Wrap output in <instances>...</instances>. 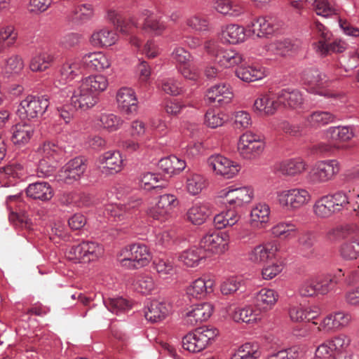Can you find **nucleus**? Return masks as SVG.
<instances>
[{
	"instance_id": "obj_1",
	"label": "nucleus",
	"mask_w": 359,
	"mask_h": 359,
	"mask_svg": "<svg viewBox=\"0 0 359 359\" xmlns=\"http://www.w3.org/2000/svg\"><path fill=\"white\" fill-rule=\"evenodd\" d=\"M36 153L39 158L37 175L39 177L51 175L55 170L62 150L55 143L47 142L38 149Z\"/></svg>"
},
{
	"instance_id": "obj_2",
	"label": "nucleus",
	"mask_w": 359,
	"mask_h": 359,
	"mask_svg": "<svg viewBox=\"0 0 359 359\" xmlns=\"http://www.w3.org/2000/svg\"><path fill=\"white\" fill-rule=\"evenodd\" d=\"M312 32L313 34L318 38V41L313 43L314 48L321 55H327L332 53H341L346 49V43L341 41L335 40L329 43L332 34L320 22H314Z\"/></svg>"
},
{
	"instance_id": "obj_3",
	"label": "nucleus",
	"mask_w": 359,
	"mask_h": 359,
	"mask_svg": "<svg viewBox=\"0 0 359 359\" xmlns=\"http://www.w3.org/2000/svg\"><path fill=\"white\" fill-rule=\"evenodd\" d=\"M121 264L128 269H139L147 266L151 259L148 248L140 243L126 247L121 253Z\"/></svg>"
},
{
	"instance_id": "obj_4",
	"label": "nucleus",
	"mask_w": 359,
	"mask_h": 359,
	"mask_svg": "<svg viewBox=\"0 0 359 359\" xmlns=\"http://www.w3.org/2000/svg\"><path fill=\"white\" fill-rule=\"evenodd\" d=\"M218 334V330L214 327H202L188 333L182 339L184 349L198 353L203 350L208 344Z\"/></svg>"
},
{
	"instance_id": "obj_5",
	"label": "nucleus",
	"mask_w": 359,
	"mask_h": 359,
	"mask_svg": "<svg viewBox=\"0 0 359 359\" xmlns=\"http://www.w3.org/2000/svg\"><path fill=\"white\" fill-rule=\"evenodd\" d=\"M103 253L104 249L101 245L85 241L72 246L66 252V257L75 263H87L97 259Z\"/></svg>"
},
{
	"instance_id": "obj_6",
	"label": "nucleus",
	"mask_w": 359,
	"mask_h": 359,
	"mask_svg": "<svg viewBox=\"0 0 359 359\" xmlns=\"http://www.w3.org/2000/svg\"><path fill=\"white\" fill-rule=\"evenodd\" d=\"M62 96L71 95V103L75 109L87 110L94 107L98 102V97L81 82L76 88L67 86L61 90Z\"/></svg>"
},
{
	"instance_id": "obj_7",
	"label": "nucleus",
	"mask_w": 359,
	"mask_h": 359,
	"mask_svg": "<svg viewBox=\"0 0 359 359\" xmlns=\"http://www.w3.org/2000/svg\"><path fill=\"white\" fill-rule=\"evenodd\" d=\"M49 106V99L46 95L36 97L28 95L21 101L18 114L22 119H34L41 116Z\"/></svg>"
},
{
	"instance_id": "obj_8",
	"label": "nucleus",
	"mask_w": 359,
	"mask_h": 359,
	"mask_svg": "<svg viewBox=\"0 0 359 359\" xmlns=\"http://www.w3.org/2000/svg\"><path fill=\"white\" fill-rule=\"evenodd\" d=\"M229 236L225 232L210 231L205 234L200 241V248L204 253L222 255L229 249Z\"/></svg>"
},
{
	"instance_id": "obj_9",
	"label": "nucleus",
	"mask_w": 359,
	"mask_h": 359,
	"mask_svg": "<svg viewBox=\"0 0 359 359\" xmlns=\"http://www.w3.org/2000/svg\"><path fill=\"white\" fill-rule=\"evenodd\" d=\"M340 171V164L334 159L317 162L309 173L313 184L325 183L332 180Z\"/></svg>"
},
{
	"instance_id": "obj_10",
	"label": "nucleus",
	"mask_w": 359,
	"mask_h": 359,
	"mask_svg": "<svg viewBox=\"0 0 359 359\" xmlns=\"http://www.w3.org/2000/svg\"><path fill=\"white\" fill-rule=\"evenodd\" d=\"M264 149V142L259 135L247 131L238 143V151L246 159H252L260 155Z\"/></svg>"
},
{
	"instance_id": "obj_11",
	"label": "nucleus",
	"mask_w": 359,
	"mask_h": 359,
	"mask_svg": "<svg viewBox=\"0 0 359 359\" xmlns=\"http://www.w3.org/2000/svg\"><path fill=\"white\" fill-rule=\"evenodd\" d=\"M277 199L280 206L293 210L307 204L311 200V195L306 189H292L278 192Z\"/></svg>"
},
{
	"instance_id": "obj_12",
	"label": "nucleus",
	"mask_w": 359,
	"mask_h": 359,
	"mask_svg": "<svg viewBox=\"0 0 359 359\" xmlns=\"http://www.w3.org/2000/svg\"><path fill=\"white\" fill-rule=\"evenodd\" d=\"M218 197L223 203L233 207H241L250 203L254 197V190L250 187H226L219 192Z\"/></svg>"
},
{
	"instance_id": "obj_13",
	"label": "nucleus",
	"mask_w": 359,
	"mask_h": 359,
	"mask_svg": "<svg viewBox=\"0 0 359 359\" xmlns=\"http://www.w3.org/2000/svg\"><path fill=\"white\" fill-rule=\"evenodd\" d=\"M302 79L305 84L310 88V91L325 97L337 98L340 95L330 90L326 89L327 79L325 74L317 69H309L304 72Z\"/></svg>"
},
{
	"instance_id": "obj_14",
	"label": "nucleus",
	"mask_w": 359,
	"mask_h": 359,
	"mask_svg": "<svg viewBox=\"0 0 359 359\" xmlns=\"http://www.w3.org/2000/svg\"><path fill=\"white\" fill-rule=\"evenodd\" d=\"M302 48V41L299 39H285L276 40L266 45L259 53L266 56L286 57L297 53Z\"/></svg>"
},
{
	"instance_id": "obj_15",
	"label": "nucleus",
	"mask_w": 359,
	"mask_h": 359,
	"mask_svg": "<svg viewBox=\"0 0 359 359\" xmlns=\"http://www.w3.org/2000/svg\"><path fill=\"white\" fill-rule=\"evenodd\" d=\"M178 205L177 197L172 194H163L159 197L155 206L147 210V215L154 219L161 222L168 220L172 210Z\"/></svg>"
},
{
	"instance_id": "obj_16",
	"label": "nucleus",
	"mask_w": 359,
	"mask_h": 359,
	"mask_svg": "<svg viewBox=\"0 0 359 359\" xmlns=\"http://www.w3.org/2000/svg\"><path fill=\"white\" fill-rule=\"evenodd\" d=\"M86 168V160L83 157L75 158L61 168L58 180L66 184H72L81 178Z\"/></svg>"
},
{
	"instance_id": "obj_17",
	"label": "nucleus",
	"mask_w": 359,
	"mask_h": 359,
	"mask_svg": "<svg viewBox=\"0 0 359 359\" xmlns=\"http://www.w3.org/2000/svg\"><path fill=\"white\" fill-rule=\"evenodd\" d=\"M208 164L217 175L226 179L233 178L240 170L238 163L221 155L211 156L208 159Z\"/></svg>"
},
{
	"instance_id": "obj_18",
	"label": "nucleus",
	"mask_w": 359,
	"mask_h": 359,
	"mask_svg": "<svg viewBox=\"0 0 359 359\" xmlns=\"http://www.w3.org/2000/svg\"><path fill=\"white\" fill-rule=\"evenodd\" d=\"M141 204V200L137 198L128 201L126 204H108L105 207L104 214L113 217L116 222L128 219L136 214L137 208Z\"/></svg>"
},
{
	"instance_id": "obj_19",
	"label": "nucleus",
	"mask_w": 359,
	"mask_h": 359,
	"mask_svg": "<svg viewBox=\"0 0 359 359\" xmlns=\"http://www.w3.org/2000/svg\"><path fill=\"white\" fill-rule=\"evenodd\" d=\"M85 69L82 58L76 57L67 60L60 67L59 79L55 80L54 85L57 87V83L65 84L72 81L83 74Z\"/></svg>"
},
{
	"instance_id": "obj_20",
	"label": "nucleus",
	"mask_w": 359,
	"mask_h": 359,
	"mask_svg": "<svg viewBox=\"0 0 359 359\" xmlns=\"http://www.w3.org/2000/svg\"><path fill=\"white\" fill-rule=\"evenodd\" d=\"M212 312L213 306L210 303L195 304L186 312L184 320L187 325L194 326L209 319Z\"/></svg>"
},
{
	"instance_id": "obj_21",
	"label": "nucleus",
	"mask_w": 359,
	"mask_h": 359,
	"mask_svg": "<svg viewBox=\"0 0 359 359\" xmlns=\"http://www.w3.org/2000/svg\"><path fill=\"white\" fill-rule=\"evenodd\" d=\"M123 158L118 151H109L100 155L97 163L101 172L106 175L120 172L123 168Z\"/></svg>"
},
{
	"instance_id": "obj_22",
	"label": "nucleus",
	"mask_w": 359,
	"mask_h": 359,
	"mask_svg": "<svg viewBox=\"0 0 359 359\" xmlns=\"http://www.w3.org/2000/svg\"><path fill=\"white\" fill-rule=\"evenodd\" d=\"M116 102L119 109L126 114H133L137 111V98L131 88H121L116 93Z\"/></svg>"
},
{
	"instance_id": "obj_23",
	"label": "nucleus",
	"mask_w": 359,
	"mask_h": 359,
	"mask_svg": "<svg viewBox=\"0 0 359 359\" xmlns=\"http://www.w3.org/2000/svg\"><path fill=\"white\" fill-rule=\"evenodd\" d=\"M279 250L277 241L268 242L259 245L252 249L248 253V259L255 264H262L275 257Z\"/></svg>"
},
{
	"instance_id": "obj_24",
	"label": "nucleus",
	"mask_w": 359,
	"mask_h": 359,
	"mask_svg": "<svg viewBox=\"0 0 359 359\" xmlns=\"http://www.w3.org/2000/svg\"><path fill=\"white\" fill-rule=\"evenodd\" d=\"M280 106L278 93L262 94L255 100L253 110L259 115L271 116L275 114Z\"/></svg>"
},
{
	"instance_id": "obj_25",
	"label": "nucleus",
	"mask_w": 359,
	"mask_h": 359,
	"mask_svg": "<svg viewBox=\"0 0 359 359\" xmlns=\"http://www.w3.org/2000/svg\"><path fill=\"white\" fill-rule=\"evenodd\" d=\"M205 96L210 103L222 105L230 102L233 95L229 85L222 83L209 88Z\"/></svg>"
},
{
	"instance_id": "obj_26",
	"label": "nucleus",
	"mask_w": 359,
	"mask_h": 359,
	"mask_svg": "<svg viewBox=\"0 0 359 359\" xmlns=\"http://www.w3.org/2000/svg\"><path fill=\"white\" fill-rule=\"evenodd\" d=\"M215 280L208 277H201L194 280L187 288L189 296L201 298L214 291Z\"/></svg>"
},
{
	"instance_id": "obj_27",
	"label": "nucleus",
	"mask_w": 359,
	"mask_h": 359,
	"mask_svg": "<svg viewBox=\"0 0 359 359\" xmlns=\"http://www.w3.org/2000/svg\"><path fill=\"white\" fill-rule=\"evenodd\" d=\"M247 27L249 32L257 37L272 34L278 29V26L271 18L266 19L263 17L255 19Z\"/></svg>"
},
{
	"instance_id": "obj_28",
	"label": "nucleus",
	"mask_w": 359,
	"mask_h": 359,
	"mask_svg": "<svg viewBox=\"0 0 359 359\" xmlns=\"http://www.w3.org/2000/svg\"><path fill=\"white\" fill-rule=\"evenodd\" d=\"M26 194L28 197L41 201H50L54 191L52 187L46 182H37L30 184L26 189Z\"/></svg>"
},
{
	"instance_id": "obj_29",
	"label": "nucleus",
	"mask_w": 359,
	"mask_h": 359,
	"mask_svg": "<svg viewBox=\"0 0 359 359\" xmlns=\"http://www.w3.org/2000/svg\"><path fill=\"white\" fill-rule=\"evenodd\" d=\"M280 105L299 110L303 109L304 98L302 93L297 90L283 89L278 92Z\"/></svg>"
},
{
	"instance_id": "obj_30",
	"label": "nucleus",
	"mask_w": 359,
	"mask_h": 359,
	"mask_svg": "<svg viewBox=\"0 0 359 359\" xmlns=\"http://www.w3.org/2000/svg\"><path fill=\"white\" fill-rule=\"evenodd\" d=\"M278 299V293L272 289L262 288L255 296L256 307L261 311L271 309Z\"/></svg>"
},
{
	"instance_id": "obj_31",
	"label": "nucleus",
	"mask_w": 359,
	"mask_h": 359,
	"mask_svg": "<svg viewBox=\"0 0 359 359\" xmlns=\"http://www.w3.org/2000/svg\"><path fill=\"white\" fill-rule=\"evenodd\" d=\"M211 213L209 203H195L187 211V219L194 225H201L205 222Z\"/></svg>"
},
{
	"instance_id": "obj_32",
	"label": "nucleus",
	"mask_w": 359,
	"mask_h": 359,
	"mask_svg": "<svg viewBox=\"0 0 359 359\" xmlns=\"http://www.w3.org/2000/svg\"><path fill=\"white\" fill-rule=\"evenodd\" d=\"M118 39L116 33L107 27L95 30L91 35L90 42L94 47L110 46Z\"/></svg>"
},
{
	"instance_id": "obj_33",
	"label": "nucleus",
	"mask_w": 359,
	"mask_h": 359,
	"mask_svg": "<svg viewBox=\"0 0 359 359\" xmlns=\"http://www.w3.org/2000/svg\"><path fill=\"white\" fill-rule=\"evenodd\" d=\"M11 141L15 145L27 144L34 134V127L26 123H19L11 128Z\"/></svg>"
},
{
	"instance_id": "obj_34",
	"label": "nucleus",
	"mask_w": 359,
	"mask_h": 359,
	"mask_svg": "<svg viewBox=\"0 0 359 359\" xmlns=\"http://www.w3.org/2000/svg\"><path fill=\"white\" fill-rule=\"evenodd\" d=\"M84 67L92 70L102 71L111 65L108 57L101 52H93L84 55L82 57Z\"/></svg>"
},
{
	"instance_id": "obj_35",
	"label": "nucleus",
	"mask_w": 359,
	"mask_h": 359,
	"mask_svg": "<svg viewBox=\"0 0 359 359\" xmlns=\"http://www.w3.org/2000/svg\"><path fill=\"white\" fill-rule=\"evenodd\" d=\"M321 309L318 306L304 309L301 306H293L290 309V316L292 321H311L318 318Z\"/></svg>"
},
{
	"instance_id": "obj_36",
	"label": "nucleus",
	"mask_w": 359,
	"mask_h": 359,
	"mask_svg": "<svg viewBox=\"0 0 359 359\" xmlns=\"http://www.w3.org/2000/svg\"><path fill=\"white\" fill-rule=\"evenodd\" d=\"M270 207L265 203L256 204L251 210L250 224L257 228H262L263 224L269 221Z\"/></svg>"
},
{
	"instance_id": "obj_37",
	"label": "nucleus",
	"mask_w": 359,
	"mask_h": 359,
	"mask_svg": "<svg viewBox=\"0 0 359 359\" xmlns=\"http://www.w3.org/2000/svg\"><path fill=\"white\" fill-rule=\"evenodd\" d=\"M233 320L236 322L252 323L256 321L260 314L259 309L252 306H247L243 308H236L233 310L229 308L228 311Z\"/></svg>"
},
{
	"instance_id": "obj_38",
	"label": "nucleus",
	"mask_w": 359,
	"mask_h": 359,
	"mask_svg": "<svg viewBox=\"0 0 359 359\" xmlns=\"http://www.w3.org/2000/svg\"><path fill=\"white\" fill-rule=\"evenodd\" d=\"M245 36V28L236 24L226 25L222 29L221 33L222 40L231 44H237L244 41Z\"/></svg>"
},
{
	"instance_id": "obj_39",
	"label": "nucleus",
	"mask_w": 359,
	"mask_h": 359,
	"mask_svg": "<svg viewBox=\"0 0 359 359\" xmlns=\"http://www.w3.org/2000/svg\"><path fill=\"white\" fill-rule=\"evenodd\" d=\"M170 311V306L165 302L151 301L145 312V318L153 323L163 320Z\"/></svg>"
},
{
	"instance_id": "obj_40",
	"label": "nucleus",
	"mask_w": 359,
	"mask_h": 359,
	"mask_svg": "<svg viewBox=\"0 0 359 359\" xmlns=\"http://www.w3.org/2000/svg\"><path fill=\"white\" fill-rule=\"evenodd\" d=\"M215 8L223 15L232 17H238L245 11L241 3L233 0H217L215 4Z\"/></svg>"
},
{
	"instance_id": "obj_41",
	"label": "nucleus",
	"mask_w": 359,
	"mask_h": 359,
	"mask_svg": "<svg viewBox=\"0 0 359 359\" xmlns=\"http://www.w3.org/2000/svg\"><path fill=\"white\" fill-rule=\"evenodd\" d=\"M236 76L243 81L252 82L265 76V70L261 67L241 65L236 71Z\"/></svg>"
},
{
	"instance_id": "obj_42",
	"label": "nucleus",
	"mask_w": 359,
	"mask_h": 359,
	"mask_svg": "<svg viewBox=\"0 0 359 359\" xmlns=\"http://www.w3.org/2000/svg\"><path fill=\"white\" fill-rule=\"evenodd\" d=\"M306 166V163L302 158L289 159L281 162L278 170L284 175L294 176L304 172Z\"/></svg>"
},
{
	"instance_id": "obj_43",
	"label": "nucleus",
	"mask_w": 359,
	"mask_h": 359,
	"mask_svg": "<svg viewBox=\"0 0 359 359\" xmlns=\"http://www.w3.org/2000/svg\"><path fill=\"white\" fill-rule=\"evenodd\" d=\"M216 62L225 68L237 65L243 60V55L233 50H219L216 54Z\"/></svg>"
},
{
	"instance_id": "obj_44",
	"label": "nucleus",
	"mask_w": 359,
	"mask_h": 359,
	"mask_svg": "<svg viewBox=\"0 0 359 359\" xmlns=\"http://www.w3.org/2000/svg\"><path fill=\"white\" fill-rule=\"evenodd\" d=\"M81 83L97 97L108 86V81L107 78L102 75L87 76L83 79Z\"/></svg>"
},
{
	"instance_id": "obj_45",
	"label": "nucleus",
	"mask_w": 359,
	"mask_h": 359,
	"mask_svg": "<svg viewBox=\"0 0 359 359\" xmlns=\"http://www.w3.org/2000/svg\"><path fill=\"white\" fill-rule=\"evenodd\" d=\"M142 19L143 20L142 29L146 32H154L156 34H161L165 28V25L151 11L145 10L142 12Z\"/></svg>"
},
{
	"instance_id": "obj_46",
	"label": "nucleus",
	"mask_w": 359,
	"mask_h": 359,
	"mask_svg": "<svg viewBox=\"0 0 359 359\" xmlns=\"http://www.w3.org/2000/svg\"><path fill=\"white\" fill-rule=\"evenodd\" d=\"M205 257V254L201 248L194 247L182 252L179 256V260L189 267H195Z\"/></svg>"
},
{
	"instance_id": "obj_47",
	"label": "nucleus",
	"mask_w": 359,
	"mask_h": 359,
	"mask_svg": "<svg viewBox=\"0 0 359 359\" xmlns=\"http://www.w3.org/2000/svg\"><path fill=\"white\" fill-rule=\"evenodd\" d=\"M297 226L290 222H281L274 225L271 229V234L276 238L291 239L296 236Z\"/></svg>"
},
{
	"instance_id": "obj_48",
	"label": "nucleus",
	"mask_w": 359,
	"mask_h": 359,
	"mask_svg": "<svg viewBox=\"0 0 359 359\" xmlns=\"http://www.w3.org/2000/svg\"><path fill=\"white\" fill-rule=\"evenodd\" d=\"M18 39V32L12 25L0 29V55L14 45Z\"/></svg>"
},
{
	"instance_id": "obj_49",
	"label": "nucleus",
	"mask_w": 359,
	"mask_h": 359,
	"mask_svg": "<svg viewBox=\"0 0 359 359\" xmlns=\"http://www.w3.org/2000/svg\"><path fill=\"white\" fill-rule=\"evenodd\" d=\"M313 212L319 217L326 218L337 212L327 195L316 201Z\"/></svg>"
},
{
	"instance_id": "obj_50",
	"label": "nucleus",
	"mask_w": 359,
	"mask_h": 359,
	"mask_svg": "<svg viewBox=\"0 0 359 359\" xmlns=\"http://www.w3.org/2000/svg\"><path fill=\"white\" fill-rule=\"evenodd\" d=\"M240 219V215L234 210H228L217 215L214 217V224L216 228L221 229L232 226Z\"/></svg>"
},
{
	"instance_id": "obj_51",
	"label": "nucleus",
	"mask_w": 359,
	"mask_h": 359,
	"mask_svg": "<svg viewBox=\"0 0 359 359\" xmlns=\"http://www.w3.org/2000/svg\"><path fill=\"white\" fill-rule=\"evenodd\" d=\"M327 133L330 139L339 142H347L354 136L353 128L348 126L331 127Z\"/></svg>"
},
{
	"instance_id": "obj_52",
	"label": "nucleus",
	"mask_w": 359,
	"mask_h": 359,
	"mask_svg": "<svg viewBox=\"0 0 359 359\" xmlns=\"http://www.w3.org/2000/svg\"><path fill=\"white\" fill-rule=\"evenodd\" d=\"M133 287L137 292L147 294L155 289L156 284L151 276L147 274H141L134 280Z\"/></svg>"
},
{
	"instance_id": "obj_53",
	"label": "nucleus",
	"mask_w": 359,
	"mask_h": 359,
	"mask_svg": "<svg viewBox=\"0 0 359 359\" xmlns=\"http://www.w3.org/2000/svg\"><path fill=\"white\" fill-rule=\"evenodd\" d=\"M207 182L205 178L199 174H189L187 179V189L191 195H196L205 188Z\"/></svg>"
},
{
	"instance_id": "obj_54",
	"label": "nucleus",
	"mask_w": 359,
	"mask_h": 359,
	"mask_svg": "<svg viewBox=\"0 0 359 359\" xmlns=\"http://www.w3.org/2000/svg\"><path fill=\"white\" fill-rule=\"evenodd\" d=\"M53 57L47 53H39L34 55L30 61L29 67L32 72H43L48 69Z\"/></svg>"
},
{
	"instance_id": "obj_55",
	"label": "nucleus",
	"mask_w": 359,
	"mask_h": 359,
	"mask_svg": "<svg viewBox=\"0 0 359 359\" xmlns=\"http://www.w3.org/2000/svg\"><path fill=\"white\" fill-rule=\"evenodd\" d=\"M104 304L110 312L116 314L125 312L131 308L130 303L123 297L104 299Z\"/></svg>"
},
{
	"instance_id": "obj_56",
	"label": "nucleus",
	"mask_w": 359,
	"mask_h": 359,
	"mask_svg": "<svg viewBox=\"0 0 359 359\" xmlns=\"http://www.w3.org/2000/svg\"><path fill=\"white\" fill-rule=\"evenodd\" d=\"M72 13L74 21L83 23L91 19L93 15V8L89 4H80L74 8Z\"/></svg>"
},
{
	"instance_id": "obj_57",
	"label": "nucleus",
	"mask_w": 359,
	"mask_h": 359,
	"mask_svg": "<svg viewBox=\"0 0 359 359\" xmlns=\"http://www.w3.org/2000/svg\"><path fill=\"white\" fill-rule=\"evenodd\" d=\"M318 294L325 295L331 291L337 283V280L334 276H326L323 277L313 278Z\"/></svg>"
},
{
	"instance_id": "obj_58",
	"label": "nucleus",
	"mask_w": 359,
	"mask_h": 359,
	"mask_svg": "<svg viewBox=\"0 0 359 359\" xmlns=\"http://www.w3.org/2000/svg\"><path fill=\"white\" fill-rule=\"evenodd\" d=\"M232 355L241 359H257L259 357L260 353L257 344L246 343L240 346Z\"/></svg>"
},
{
	"instance_id": "obj_59",
	"label": "nucleus",
	"mask_w": 359,
	"mask_h": 359,
	"mask_svg": "<svg viewBox=\"0 0 359 359\" xmlns=\"http://www.w3.org/2000/svg\"><path fill=\"white\" fill-rule=\"evenodd\" d=\"M100 126L109 132H114L123 124L121 118L113 114H102L99 119Z\"/></svg>"
},
{
	"instance_id": "obj_60",
	"label": "nucleus",
	"mask_w": 359,
	"mask_h": 359,
	"mask_svg": "<svg viewBox=\"0 0 359 359\" xmlns=\"http://www.w3.org/2000/svg\"><path fill=\"white\" fill-rule=\"evenodd\" d=\"M335 116L329 111H317L313 112L306 118V121L311 126L325 125L332 123Z\"/></svg>"
},
{
	"instance_id": "obj_61",
	"label": "nucleus",
	"mask_w": 359,
	"mask_h": 359,
	"mask_svg": "<svg viewBox=\"0 0 359 359\" xmlns=\"http://www.w3.org/2000/svg\"><path fill=\"white\" fill-rule=\"evenodd\" d=\"M353 232L354 227L352 226H340L330 229L327 233V237L331 241H336L348 238Z\"/></svg>"
},
{
	"instance_id": "obj_62",
	"label": "nucleus",
	"mask_w": 359,
	"mask_h": 359,
	"mask_svg": "<svg viewBox=\"0 0 359 359\" xmlns=\"http://www.w3.org/2000/svg\"><path fill=\"white\" fill-rule=\"evenodd\" d=\"M186 25L197 32L207 31L209 29V21L202 14H195L189 17L186 20Z\"/></svg>"
},
{
	"instance_id": "obj_63",
	"label": "nucleus",
	"mask_w": 359,
	"mask_h": 359,
	"mask_svg": "<svg viewBox=\"0 0 359 359\" xmlns=\"http://www.w3.org/2000/svg\"><path fill=\"white\" fill-rule=\"evenodd\" d=\"M90 197L88 195L77 196L74 193H65L60 198V202L66 205L75 203L78 206H87L90 204Z\"/></svg>"
},
{
	"instance_id": "obj_64",
	"label": "nucleus",
	"mask_w": 359,
	"mask_h": 359,
	"mask_svg": "<svg viewBox=\"0 0 359 359\" xmlns=\"http://www.w3.org/2000/svg\"><path fill=\"white\" fill-rule=\"evenodd\" d=\"M315 242V236L310 232L303 233L299 238V248L304 256H309L313 252Z\"/></svg>"
}]
</instances>
